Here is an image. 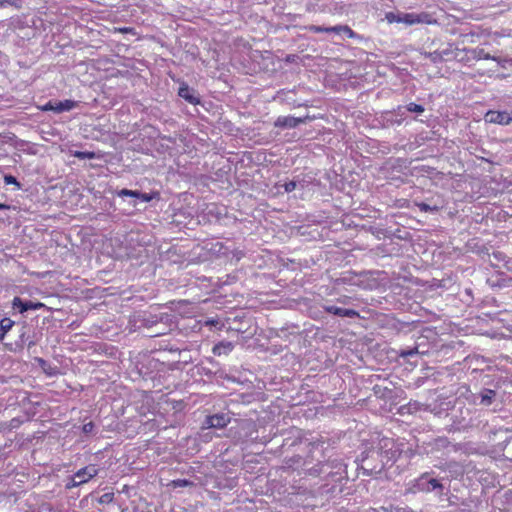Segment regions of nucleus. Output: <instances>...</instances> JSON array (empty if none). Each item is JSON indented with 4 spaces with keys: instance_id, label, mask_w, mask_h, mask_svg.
Returning a JSON list of instances; mask_svg holds the SVG:
<instances>
[{
    "instance_id": "nucleus-1",
    "label": "nucleus",
    "mask_w": 512,
    "mask_h": 512,
    "mask_svg": "<svg viewBox=\"0 0 512 512\" xmlns=\"http://www.w3.org/2000/svg\"><path fill=\"white\" fill-rule=\"evenodd\" d=\"M399 455L400 452L394 440L383 437L362 451L356 462L363 475L376 476L384 469L391 467Z\"/></svg>"
},
{
    "instance_id": "nucleus-2",
    "label": "nucleus",
    "mask_w": 512,
    "mask_h": 512,
    "mask_svg": "<svg viewBox=\"0 0 512 512\" xmlns=\"http://www.w3.org/2000/svg\"><path fill=\"white\" fill-rule=\"evenodd\" d=\"M305 442H307V445L311 447V450L322 451V458L324 459L325 469H327L326 474L328 476L341 475V473L346 470V465L340 458H332L331 455H327V449L332 444L330 439H325L320 436L311 440L305 439Z\"/></svg>"
},
{
    "instance_id": "nucleus-3",
    "label": "nucleus",
    "mask_w": 512,
    "mask_h": 512,
    "mask_svg": "<svg viewBox=\"0 0 512 512\" xmlns=\"http://www.w3.org/2000/svg\"><path fill=\"white\" fill-rule=\"evenodd\" d=\"M445 479H438L432 475V473H424L418 479H416L414 487L420 492H435L439 497L446 495L448 492L445 483Z\"/></svg>"
},
{
    "instance_id": "nucleus-4",
    "label": "nucleus",
    "mask_w": 512,
    "mask_h": 512,
    "mask_svg": "<svg viewBox=\"0 0 512 512\" xmlns=\"http://www.w3.org/2000/svg\"><path fill=\"white\" fill-rule=\"evenodd\" d=\"M41 337L42 334L40 332L31 330L30 325L27 322H23L19 331V339L15 342L14 351H22L25 345L30 349L40 341Z\"/></svg>"
},
{
    "instance_id": "nucleus-5",
    "label": "nucleus",
    "mask_w": 512,
    "mask_h": 512,
    "mask_svg": "<svg viewBox=\"0 0 512 512\" xmlns=\"http://www.w3.org/2000/svg\"><path fill=\"white\" fill-rule=\"evenodd\" d=\"M13 309L18 310L20 313H24L28 310H36L40 308H44L45 305L41 302H33L30 300H23L20 297H14L12 301Z\"/></svg>"
},
{
    "instance_id": "nucleus-6",
    "label": "nucleus",
    "mask_w": 512,
    "mask_h": 512,
    "mask_svg": "<svg viewBox=\"0 0 512 512\" xmlns=\"http://www.w3.org/2000/svg\"><path fill=\"white\" fill-rule=\"evenodd\" d=\"M430 15L427 13H402V23H405L407 25H413L417 23H431Z\"/></svg>"
},
{
    "instance_id": "nucleus-7",
    "label": "nucleus",
    "mask_w": 512,
    "mask_h": 512,
    "mask_svg": "<svg viewBox=\"0 0 512 512\" xmlns=\"http://www.w3.org/2000/svg\"><path fill=\"white\" fill-rule=\"evenodd\" d=\"M178 95L192 105L200 103V98L196 91L193 88H190L187 84L180 85Z\"/></svg>"
},
{
    "instance_id": "nucleus-8",
    "label": "nucleus",
    "mask_w": 512,
    "mask_h": 512,
    "mask_svg": "<svg viewBox=\"0 0 512 512\" xmlns=\"http://www.w3.org/2000/svg\"><path fill=\"white\" fill-rule=\"evenodd\" d=\"M306 118H296L293 116H280L276 119L274 125L279 128H295L299 124L305 123Z\"/></svg>"
},
{
    "instance_id": "nucleus-9",
    "label": "nucleus",
    "mask_w": 512,
    "mask_h": 512,
    "mask_svg": "<svg viewBox=\"0 0 512 512\" xmlns=\"http://www.w3.org/2000/svg\"><path fill=\"white\" fill-rule=\"evenodd\" d=\"M323 309L325 312L339 317L354 318L359 316V313L354 309H346L334 305H324Z\"/></svg>"
},
{
    "instance_id": "nucleus-10",
    "label": "nucleus",
    "mask_w": 512,
    "mask_h": 512,
    "mask_svg": "<svg viewBox=\"0 0 512 512\" xmlns=\"http://www.w3.org/2000/svg\"><path fill=\"white\" fill-rule=\"evenodd\" d=\"M97 472H98V470L95 467V465H89V466H86V467L78 470L74 474V476L76 478L77 483L84 484V483L88 482L90 479H92L94 476H96Z\"/></svg>"
},
{
    "instance_id": "nucleus-11",
    "label": "nucleus",
    "mask_w": 512,
    "mask_h": 512,
    "mask_svg": "<svg viewBox=\"0 0 512 512\" xmlns=\"http://www.w3.org/2000/svg\"><path fill=\"white\" fill-rule=\"evenodd\" d=\"M484 119L487 123L499 124V125H509L507 121V111H493L489 110Z\"/></svg>"
},
{
    "instance_id": "nucleus-12",
    "label": "nucleus",
    "mask_w": 512,
    "mask_h": 512,
    "mask_svg": "<svg viewBox=\"0 0 512 512\" xmlns=\"http://www.w3.org/2000/svg\"><path fill=\"white\" fill-rule=\"evenodd\" d=\"M230 422V418L226 414H215L208 416L205 420V424L209 428H224Z\"/></svg>"
},
{
    "instance_id": "nucleus-13",
    "label": "nucleus",
    "mask_w": 512,
    "mask_h": 512,
    "mask_svg": "<svg viewBox=\"0 0 512 512\" xmlns=\"http://www.w3.org/2000/svg\"><path fill=\"white\" fill-rule=\"evenodd\" d=\"M120 197H133L139 199L142 202H150L153 199V195L149 193H143L138 190L122 189L118 192Z\"/></svg>"
},
{
    "instance_id": "nucleus-14",
    "label": "nucleus",
    "mask_w": 512,
    "mask_h": 512,
    "mask_svg": "<svg viewBox=\"0 0 512 512\" xmlns=\"http://www.w3.org/2000/svg\"><path fill=\"white\" fill-rule=\"evenodd\" d=\"M497 392L492 389H483L479 393L480 405L490 406L495 400Z\"/></svg>"
},
{
    "instance_id": "nucleus-15",
    "label": "nucleus",
    "mask_w": 512,
    "mask_h": 512,
    "mask_svg": "<svg viewBox=\"0 0 512 512\" xmlns=\"http://www.w3.org/2000/svg\"><path fill=\"white\" fill-rule=\"evenodd\" d=\"M76 106L77 102L70 99H66L64 101H55V113L60 114L65 111H70Z\"/></svg>"
},
{
    "instance_id": "nucleus-16",
    "label": "nucleus",
    "mask_w": 512,
    "mask_h": 512,
    "mask_svg": "<svg viewBox=\"0 0 512 512\" xmlns=\"http://www.w3.org/2000/svg\"><path fill=\"white\" fill-rule=\"evenodd\" d=\"M233 344L231 342H220L216 344L212 351L214 355H222V354H228L233 350Z\"/></svg>"
},
{
    "instance_id": "nucleus-17",
    "label": "nucleus",
    "mask_w": 512,
    "mask_h": 512,
    "mask_svg": "<svg viewBox=\"0 0 512 512\" xmlns=\"http://www.w3.org/2000/svg\"><path fill=\"white\" fill-rule=\"evenodd\" d=\"M14 324L15 321L7 317L0 320V341L5 338V335L12 329Z\"/></svg>"
},
{
    "instance_id": "nucleus-18",
    "label": "nucleus",
    "mask_w": 512,
    "mask_h": 512,
    "mask_svg": "<svg viewBox=\"0 0 512 512\" xmlns=\"http://www.w3.org/2000/svg\"><path fill=\"white\" fill-rule=\"evenodd\" d=\"M326 470L327 469H325L324 461L318 459V463L315 466L307 469V474L311 476H318L320 474L326 473Z\"/></svg>"
},
{
    "instance_id": "nucleus-19",
    "label": "nucleus",
    "mask_w": 512,
    "mask_h": 512,
    "mask_svg": "<svg viewBox=\"0 0 512 512\" xmlns=\"http://www.w3.org/2000/svg\"><path fill=\"white\" fill-rule=\"evenodd\" d=\"M469 52L472 54L473 58L476 60H493L492 55H490L488 52H485L484 49H471Z\"/></svg>"
},
{
    "instance_id": "nucleus-20",
    "label": "nucleus",
    "mask_w": 512,
    "mask_h": 512,
    "mask_svg": "<svg viewBox=\"0 0 512 512\" xmlns=\"http://www.w3.org/2000/svg\"><path fill=\"white\" fill-rule=\"evenodd\" d=\"M296 433H297V435L295 436V439L292 442H289L288 438L284 439L282 447H285V446L292 447V446H295L297 444L302 443L303 442V438L301 436V431L297 430Z\"/></svg>"
},
{
    "instance_id": "nucleus-21",
    "label": "nucleus",
    "mask_w": 512,
    "mask_h": 512,
    "mask_svg": "<svg viewBox=\"0 0 512 512\" xmlns=\"http://www.w3.org/2000/svg\"><path fill=\"white\" fill-rule=\"evenodd\" d=\"M333 32H335V33L344 32L348 35L349 38H352L354 36L353 30L350 27H348L347 25L333 26Z\"/></svg>"
},
{
    "instance_id": "nucleus-22",
    "label": "nucleus",
    "mask_w": 512,
    "mask_h": 512,
    "mask_svg": "<svg viewBox=\"0 0 512 512\" xmlns=\"http://www.w3.org/2000/svg\"><path fill=\"white\" fill-rule=\"evenodd\" d=\"M425 56L429 58L433 63H439L443 61V53H438V51L427 52Z\"/></svg>"
},
{
    "instance_id": "nucleus-23",
    "label": "nucleus",
    "mask_w": 512,
    "mask_h": 512,
    "mask_svg": "<svg viewBox=\"0 0 512 512\" xmlns=\"http://www.w3.org/2000/svg\"><path fill=\"white\" fill-rule=\"evenodd\" d=\"M161 318H158L157 316H149L147 318L143 319V326L147 328H151L159 323Z\"/></svg>"
},
{
    "instance_id": "nucleus-24",
    "label": "nucleus",
    "mask_w": 512,
    "mask_h": 512,
    "mask_svg": "<svg viewBox=\"0 0 512 512\" xmlns=\"http://www.w3.org/2000/svg\"><path fill=\"white\" fill-rule=\"evenodd\" d=\"M406 109L407 111L411 112V113H423L424 112V107L420 104H416V103H409L407 106H406Z\"/></svg>"
},
{
    "instance_id": "nucleus-25",
    "label": "nucleus",
    "mask_w": 512,
    "mask_h": 512,
    "mask_svg": "<svg viewBox=\"0 0 512 512\" xmlns=\"http://www.w3.org/2000/svg\"><path fill=\"white\" fill-rule=\"evenodd\" d=\"M402 13H393V12H389L386 14V19L388 20L389 23H402Z\"/></svg>"
},
{
    "instance_id": "nucleus-26",
    "label": "nucleus",
    "mask_w": 512,
    "mask_h": 512,
    "mask_svg": "<svg viewBox=\"0 0 512 512\" xmlns=\"http://www.w3.org/2000/svg\"><path fill=\"white\" fill-rule=\"evenodd\" d=\"M307 29L309 31H311V32H314V33H322V32L330 33V32H333V27H321V26H316V25H311Z\"/></svg>"
},
{
    "instance_id": "nucleus-27",
    "label": "nucleus",
    "mask_w": 512,
    "mask_h": 512,
    "mask_svg": "<svg viewBox=\"0 0 512 512\" xmlns=\"http://www.w3.org/2000/svg\"><path fill=\"white\" fill-rule=\"evenodd\" d=\"M416 205L422 212H437L439 210L437 206H430L424 202L417 203Z\"/></svg>"
},
{
    "instance_id": "nucleus-28",
    "label": "nucleus",
    "mask_w": 512,
    "mask_h": 512,
    "mask_svg": "<svg viewBox=\"0 0 512 512\" xmlns=\"http://www.w3.org/2000/svg\"><path fill=\"white\" fill-rule=\"evenodd\" d=\"M75 156L79 159H94L96 154L90 151H78L75 153Z\"/></svg>"
},
{
    "instance_id": "nucleus-29",
    "label": "nucleus",
    "mask_w": 512,
    "mask_h": 512,
    "mask_svg": "<svg viewBox=\"0 0 512 512\" xmlns=\"http://www.w3.org/2000/svg\"><path fill=\"white\" fill-rule=\"evenodd\" d=\"M171 484L173 487L176 488V487L192 486L193 482H191L190 480H187V479H177V480H173Z\"/></svg>"
},
{
    "instance_id": "nucleus-30",
    "label": "nucleus",
    "mask_w": 512,
    "mask_h": 512,
    "mask_svg": "<svg viewBox=\"0 0 512 512\" xmlns=\"http://www.w3.org/2000/svg\"><path fill=\"white\" fill-rule=\"evenodd\" d=\"M416 354H418V349L416 347L415 348H410V349H402L399 352V356L403 357V358H407V357H410V356H413V355H416Z\"/></svg>"
},
{
    "instance_id": "nucleus-31",
    "label": "nucleus",
    "mask_w": 512,
    "mask_h": 512,
    "mask_svg": "<svg viewBox=\"0 0 512 512\" xmlns=\"http://www.w3.org/2000/svg\"><path fill=\"white\" fill-rule=\"evenodd\" d=\"M4 183L6 185H16L18 188H20V183L17 181L16 177L11 174L4 176Z\"/></svg>"
},
{
    "instance_id": "nucleus-32",
    "label": "nucleus",
    "mask_w": 512,
    "mask_h": 512,
    "mask_svg": "<svg viewBox=\"0 0 512 512\" xmlns=\"http://www.w3.org/2000/svg\"><path fill=\"white\" fill-rule=\"evenodd\" d=\"M283 187H284L285 192H287V193L292 192L296 189L297 182L294 180L288 181L283 184Z\"/></svg>"
},
{
    "instance_id": "nucleus-33",
    "label": "nucleus",
    "mask_w": 512,
    "mask_h": 512,
    "mask_svg": "<svg viewBox=\"0 0 512 512\" xmlns=\"http://www.w3.org/2000/svg\"><path fill=\"white\" fill-rule=\"evenodd\" d=\"M94 428H95V425L92 421L88 422V423H85L82 427V431L84 434H91L93 433L94 431Z\"/></svg>"
},
{
    "instance_id": "nucleus-34",
    "label": "nucleus",
    "mask_w": 512,
    "mask_h": 512,
    "mask_svg": "<svg viewBox=\"0 0 512 512\" xmlns=\"http://www.w3.org/2000/svg\"><path fill=\"white\" fill-rule=\"evenodd\" d=\"M493 60L496 61L501 67L506 68V64H512V59L493 57Z\"/></svg>"
},
{
    "instance_id": "nucleus-35",
    "label": "nucleus",
    "mask_w": 512,
    "mask_h": 512,
    "mask_svg": "<svg viewBox=\"0 0 512 512\" xmlns=\"http://www.w3.org/2000/svg\"><path fill=\"white\" fill-rule=\"evenodd\" d=\"M113 498L114 495L112 493H105L100 497L99 502L102 504H107L112 502Z\"/></svg>"
},
{
    "instance_id": "nucleus-36",
    "label": "nucleus",
    "mask_w": 512,
    "mask_h": 512,
    "mask_svg": "<svg viewBox=\"0 0 512 512\" xmlns=\"http://www.w3.org/2000/svg\"><path fill=\"white\" fill-rule=\"evenodd\" d=\"M42 111H54L55 112V101H48L45 105L41 107Z\"/></svg>"
},
{
    "instance_id": "nucleus-37",
    "label": "nucleus",
    "mask_w": 512,
    "mask_h": 512,
    "mask_svg": "<svg viewBox=\"0 0 512 512\" xmlns=\"http://www.w3.org/2000/svg\"><path fill=\"white\" fill-rule=\"evenodd\" d=\"M80 485H82V483H77V482H76V478H75V476L73 475V476L71 477V479L69 480V482L66 484V488H67V489H71V488H73V487H78V486H80Z\"/></svg>"
},
{
    "instance_id": "nucleus-38",
    "label": "nucleus",
    "mask_w": 512,
    "mask_h": 512,
    "mask_svg": "<svg viewBox=\"0 0 512 512\" xmlns=\"http://www.w3.org/2000/svg\"><path fill=\"white\" fill-rule=\"evenodd\" d=\"M301 460V457L300 456H296V457H292L290 459H288L286 461V464L289 466V467H293L294 464H297L299 461Z\"/></svg>"
},
{
    "instance_id": "nucleus-39",
    "label": "nucleus",
    "mask_w": 512,
    "mask_h": 512,
    "mask_svg": "<svg viewBox=\"0 0 512 512\" xmlns=\"http://www.w3.org/2000/svg\"><path fill=\"white\" fill-rule=\"evenodd\" d=\"M18 0H1L0 7H5L7 4L17 6Z\"/></svg>"
},
{
    "instance_id": "nucleus-40",
    "label": "nucleus",
    "mask_w": 512,
    "mask_h": 512,
    "mask_svg": "<svg viewBox=\"0 0 512 512\" xmlns=\"http://www.w3.org/2000/svg\"><path fill=\"white\" fill-rule=\"evenodd\" d=\"M22 423V421L19 419V418H13L11 421H10V427L11 428H17L20 426V424Z\"/></svg>"
},
{
    "instance_id": "nucleus-41",
    "label": "nucleus",
    "mask_w": 512,
    "mask_h": 512,
    "mask_svg": "<svg viewBox=\"0 0 512 512\" xmlns=\"http://www.w3.org/2000/svg\"><path fill=\"white\" fill-rule=\"evenodd\" d=\"M35 361L39 364V366L43 369H45V367L47 366V361L43 358H40V357H36L35 358Z\"/></svg>"
},
{
    "instance_id": "nucleus-42",
    "label": "nucleus",
    "mask_w": 512,
    "mask_h": 512,
    "mask_svg": "<svg viewBox=\"0 0 512 512\" xmlns=\"http://www.w3.org/2000/svg\"><path fill=\"white\" fill-rule=\"evenodd\" d=\"M116 30L120 33H131L134 31V29L131 27H121V28H117Z\"/></svg>"
},
{
    "instance_id": "nucleus-43",
    "label": "nucleus",
    "mask_w": 512,
    "mask_h": 512,
    "mask_svg": "<svg viewBox=\"0 0 512 512\" xmlns=\"http://www.w3.org/2000/svg\"><path fill=\"white\" fill-rule=\"evenodd\" d=\"M493 256L498 259V260H502L503 259V254L501 252H494L493 253Z\"/></svg>"
},
{
    "instance_id": "nucleus-44",
    "label": "nucleus",
    "mask_w": 512,
    "mask_h": 512,
    "mask_svg": "<svg viewBox=\"0 0 512 512\" xmlns=\"http://www.w3.org/2000/svg\"><path fill=\"white\" fill-rule=\"evenodd\" d=\"M507 121L508 124L512 123V109L510 111H507Z\"/></svg>"
},
{
    "instance_id": "nucleus-45",
    "label": "nucleus",
    "mask_w": 512,
    "mask_h": 512,
    "mask_svg": "<svg viewBox=\"0 0 512 512\" xmlns=\"http://www.w3.org/2000/svg\"><path fill=\"white\" fill-rule=\"evenodd\" d=\"M217 323H218V321H217V320H208V321L206 322V324H207V325H216Z\"/></svg>"
},
{
    "instance_id": "nucleus-46",
    "label": "nucleus",
    "mask_w": 512,
    "mask_h": 512,
    "mask_svg": "<svg viewBox=\"0 0 512 512\" xmlns=\"http://www.w3.org/2000/svg\"><path fill=\"white\" fill-rule=\"evenodd\" d=\"M9 206L4 204V203H0V210H4V209H8Z\"/></svg>"
},
{
    "instance_id": "nucleus-47",
    "label": "nucleus",
    "mask_w": 512,
    "mask_h": 512,
    "mask_svg": "<svg viewBox=\"0 0 512 512\" xmlns=\"http://www.w3.org/2000/svg\"><path fill=\"white\" fill-rule=\"evenodd\" d=\"M438 53H443V57H444V56L449 54V50L446 49V50H443V51H438Z\"/></svg>"
},
{
    "instance_id": "nucleus-48",
    "label": "nucleus",
    "mask_w": 512,
    "mask_h": 512,
    "mask_svg": "<svg viewBox=\"0 0 512 512\" xmlns=\"http://www.w3.org/2000/svg\"><path fill=\"white\" fill-rule=\"evenodd\" d=\"M161 334H164V332L157 331L154 335L157 336V335H161Z\"/></svg>"
}]
</instances>
